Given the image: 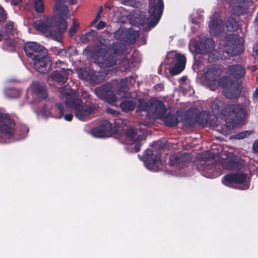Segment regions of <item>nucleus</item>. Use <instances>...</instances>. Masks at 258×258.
<instances>
[{"mask_svg": "<svg viewBox=\"0 0 258 258\" xmlns=\"http://www.w3.org/2000/svg\"><path fill=\"white\" fill-rule=\"evenodd\" d=\"M34 10L37 13L44 12V5L43 0H34Z\"/></svg>", "mask_w": 258, "mask_h": 258, "instance_id": "40", "label": "nucleus"}, {"mask_svg": "<svg viewBox=\"0 0 258 258\" xmlns=\"http://www.w3.org/2000/svg\"><path fill=\"white\" fill-rule=\"evenodd\" d=\"M258 99V87H257L253 94V100L256 101Z\"/></svg>", "mask_w": 258, "mask_h": 258, "instance_id": "58", "label": "nucleus"}, {"mask_svg": "<svg viewBox=\"0 0 258 258\" xmlns=\"http://www.w3.org/2000/svg\"><path fill=\"white\" fill-rule=\"evenodd\" d=\"M119 106L123 112H127L134 110L136 103L132 100H124L120 103Z\"/></svg>", "mask_w": 258, "mask_h": 258, "instance_id": "36", "label": "nucleus"}, {"mask_svg": "<svg viewBox=\"0 0 258 258\" xmlns=\"http://www.w3.org/2000/svg\"><path fill=\"white\" fill-rule=\"evenodd\" d=\"M164 88V85L161 83L158 84L154 86V89L157 91H161L163 90Z\"/></svg>", "mask_w": 258, "mask_h": 258, "instance_id": "55", "label": "nucleus"}, {"mask_svg": "<svg viewBox=\"0 0 258 258\" xmlns=\"http://www.w3.org/2000/svg\"><path fill=\"white\" fill-rule=\"evenodd\" d=\"M227 45L226 53L231 55H237L239 53L237 44L238 43V36L234 34H229L226 37Z\"/></svg>", "mask_w": 258, "mask_h": 258, "instance_id": "23", "label": "nucleus"}, {"mask_svg": "<svg viewBox=\"0 0 258 258\" xmlns=\"http://www.w3.org/2000/svg\"><path fill=\"white\" fill-rule=\"evenodd\" d=\"M210 114L207 111H202L199 112L196 108L189 109L185 117V121L187 124L192 126L196 123L203 127L206 126L209 122Z\"/></svg>", "mask_w": 258, "mask_h": 258, "instance_id": "5", "label": "nucleus"}, {"mask_svg": "<svg viewBox=\"0 0 258 258\" xmlns=\"http://www.w3.org/2000/svg\"><path fill=\"white\" fill-rule=\"evenodd\" d=\"M96 109V107L94 103L86 104L83 103L81 107L75 111V115L79 120L86 121L90 118L91 115L95 113Z\"/></svg>", "mask_w": 258, "mask_h": 258, "instance_id": "19", "label": "nucleus"}, {"mask_svg": "<svg viewBox=\"0 0 258 258\" xmlns=\"http://www.w3.org/2000/svg\"><path fill=\"white\" fill-rule=\"evenodd\" d=\"M238 26L237 20L232 18H228L225 22L227 31L234 32L237 30Z\"/></svg>", "mask_w": 258, "mask_h": 258, "instance_id": "37", "label": "nucleus"}, {"mask_svg": "<svg viewBox=\"0 0 258 258\" xmlns=\"http://www.w3.org/2000/svg\"><path fill=\"white\" fill-rule=\"evenodd\" d=\"M7 19V14L4 8L0 6V24L4 23Z\"/></svg>", "mask_w": 258, "mask_h": 258, "instance_id": "46", "label": "nucleus"}, {"mask_svg": "<svg viewBox=\"0 0 258 258\" xmlns=\"http://www.w3.org/2000/svg\"><path fill=\"white\" fill-rule=\"evenodd\" d=\"M83 53L92 57L95 59V62L101 67H110L115 64L114 57L108 54L105 48L101 47L94 50L89 47H86L84 49Z\"/></svg>", "mask_w": 258, "mask_h": 258, "instance_id": "3", "label": "nucleus"}, {"mask_svg": "<svg viewBox=\"0 0 258 258\" xmlns=\"http://www.w3.org/2000/svg\"><path fill=\"white\" fill-rule=\"evenodd\" d=\"M243 190L247 189L249 187V178L244 176L243 173Z\"/></svg>", "mask_w": 258, "mask_h": 258, "instance_id": "48", "label": "nucleus"}, {"mask_svg": "<svg viewBox=\"0 0 258 258\" xmlns=\"http://www.w3.org/2000/svg\"><path fill=\"white\" fill-rule=\"evenodd\" d=\"M253 54L255 57H258V48L255 49L254 48V52Z\"/></svg>", "mask_w": 258, "mask_h": 258, "instance_id": "61", "label": "nucleus"}, {"mask_svg": "<svg viewBox=\"0 0 258 258\" xmlns=\"http://www.w3.org/2000/svg\"><path fill=\"white\" fill-rule=\"evenodd\" d=\"M14 126L13 119L7 113L0 112V143H3L4 136L12 135Z\"/></svg>", "mask_w": 258, "mask_h": 258, "instance_id": "13", "label": "nucleus"}, {"mask_svg": "<svg viewBox=\"0 0 258 258\" xmlns=\"http://www.w3.org/2000/svg\"><path fill=\"white\" fill-rule=\"evenodd\" d=\"M223 168L228 171H242V158L234 155L221 161Z\"/></svg>", "mask_w": 258, "mask_h": 258, "instance_id": "18", "label": "nucleus"}, {"mask_svg": "<svg viewBox=\"0 0 258 258\" xmlns=\"http://www.w3.org/2000/svg\"><path fill=\"white\" fill-rule=\"evenodd\" d=\"M83 104L81 99L69 98L66 100V105L76 111Z\"/></svg>", "mask_w": 258, "mask_h": 258, "instance_id": "35", "label": "nucleus"}, {"mask_svg": "<svg viewBox=\"0 0 258 258\" xmlns=\"http://www.w3.org/2000/svg\"><path fill=\"white\" fill-rule=\"evenodd\" d=\"M215 164L212 159L202 158L197 165V168L201 174L207 178H214L215 174Z\"/></svg>", "mask_w": 258, "mask_h": 258, "instance_id": "9", "label": "nucleus"}, {"mask_svg": "<svg viewBox=\"0 0 258 258\" xmlns=\"http://www.w3.org/2000/svg\"><path fill=\"white\" fill-rule=\"evenodd\" d=\"M231 13L234 16L242 15V0H229Z\"/></svg>", "mask_w": 258, "mask_h": 258, "instance_id": "30", "label": "nucleus"}, {"mask_svg": "<svg viewBox=\"0 0 258 258\" xmlns=\"http://www.w3.org/2000/svg\"><path fill=\"white\" fill-rule=\"evenodd\" d=\"M219 100H215L211 105V109L215 116L224 119L228 130L234 128L242 121V105L225 104Z\"/></svg>", "mask_w": 258, "mask_h": 258, "instance_id": "1", "label": "nucleus"}, {"mask_svg": "<svg viewBox=\"0 0 258 258\" xmlns=\"http://www.w3.org/2000/svg\"><path fill=\"white\" fill-rule=\"evenodd\" d=\"M190 159L191 156L188 153L174 154L170 157L169 164L177 168L181 169L188 166Z\"/></svg>", "mask_w": 258, "mask_h": 258, "instance_id": "17", "label": "nucleus"}, {"mask_svg": "<svg viewBox=\"0 0 258 258\" xmlns=\"http://www.w3.org/2000/svg\"><path fill=\"white\" fill-rule=\"evenodd\" d=\"M26 56L32 60L40 56L42 53H46L47 49L35 42L29 41L25 43L23 47Z\"/></svg>", "mask_w": 258, "mask_h": 258, "instance_id": "14", "label": "nucleus"}, {"mask_svg": "<svg viewBox=\"0 0 258 258\" xmlns=\"http://www.w3.org/2000/svg\"><path fill=\"white\" fill-rule=\"evenodd\" d=\"M114 36L116 39L119 40H124V34H123L122 32L119 30H118L114 32Z\"/></svg>", "mask_w": 258, "mask_h": 258, "instance_id": "49", "label": "nucleus"}, {"mask_svg": "<svg viewBox=\"0 0 258 258\" xmlns=\"http://www.w3.org/2000/svg\"><path fill=\"white\" fill-rule=\"evenodd\" d=\"M5 43L8 46L14 47L16 45V43L14 40L5 39Z\"/></svg>", "mask_w": 258, "mask_h": 258, "instance_id": "52", "label": "nucleus"}, {"mask_svg": "<svg viewBox=\"0 0 258 258\" xmlns=\"http://www.w3.org/2000/svg\"><path fill=\"white\" fill-rule=\"evenodd\" d=\"M150 107H151V103L149 104L147 101H145L143 99H140L138 100V104L137 106L136 111H147L149 110Z\"/></svg>", "mask_w": 258, "mask_h": 258, "instance_id": "39", "label": "nucleus"}, {"mask_svg": "<svg viewBox=\"0 0 258 258\" xmlns=\"http://www.w3.org/2000/svg\"><path fill=\"white\" fill-rule=\"evenodd\" d=\"M55 63L56 65H58V67H59V66H62L63 64H65V62L64 61L59 59L56 61Z\"/></svg>", "mask_w": 258, "mask_h": 258, "instance_id": "60", "label": "nucleus"}, {"mask_svg": "<svg viewBox=\"0 0 258 258\" xmlns=\"http://www.w3.org/2000/svg\"><path fill=\"white\" fill-rule=\"evenodd\" d=\"M126 49V46L123 44L119 42H114L111 46V50L112 53L107 51V53L109 55H112L115 59V64L116 63V56L120 55L123 53Z\"/></svg>", "mask_w": 258, "mask_h": 258, "instance_id": "29", "label": "nucleus"}, {"mask_svg": "<svg viewBox=\"0 0 258 258\" xmlns=\"http://www.w3.org/2000/svg\"><path fill=\"white\" fill-rule=\"evenodd\" d=\"M222 43L224 44V50L226 52V50L227 49V45H226V39L223 41L222 42H221V44H222Z\"/></svg>", "mask_w": 258, "mask_h": 258, "instance_id": "63", "label": "nucleus"}, {"mask_svg": "<svg viewBox=\"0 0 258 258\" xmlns=\"http://www.w3.org/2000/svg\"><path fill=\"white\" fill-rule=\"evenodd\" d=\"M80 79L86 81L90 84H99L104 80L105 76L102 73L95 72L88 68H80L77 70Z\"/></svg>", "mask_w": 258, "mask_h": 258, "instance_id": "7", "label": "nucleus"}, {"mask_svg": "<svg viewBox=\"0 0 258 258\" xmlns=\"http://www.w3.org/2000/svg\"><path fill=\"white\" fill-rule=\"evenodd\" d=\"M151 106L154 108V114L158 117L161 118L164 115L166 108L161 101L155 100L151 102Z\"/></svg>", "mask_w": 258, "mask_h": 258, "instance_id": "27", "label": "nucleus"}, {"mask_svg": "<svg viewBox=\"0 0 258 258\" xmlns=\"http://www.w3.org/2000/svg\"><path fill=\"white\" fill-rule=\"evenodd\" d=\"M139 36V34L137 31L128 30L124 33L125 42L128 44H134L136 43Z\"/></svg>", "mask_w": 258, "mask_h": 258, "instance_id": "33", "label": "nucleus"}, {"mask_svg": "<svg viewBox=\"0 0 258 258\" xmlns=\"http://www.w3.org/2000/svg\"><path fill=\"white\" fill-rule=\"evenodd\" d=\"M55 106L56 107L57 110L59 112L58 118H61L62 116H64V118L66 120L68 121H72L73 117V114L72 113L64 114L66 110L64 106L62 103H55Z\"/></svg>", "mask_w": 258, "mask_h": 258, "instance_id": "34", "label": "nucleus"}, {"mask_svg": "<svg viewBox=\"0 0 258 258\" xmlns=\"http://www.w3.org/2000/svg\"><path fill=\"white\" fill-rule=\"evenodd\" d=\"M102 11H103L102 7L100 6L97 11V14H96L95 19L92 22V24H95L99 21V20L101 18V15L102 14Z\"/></svg>", "mask_w": 258, "mask_h": 258, "instance_id": "50", "label": "nucleus"}, {"mask_svg": "<svg viewBox=\"0 0 258 258\" xmlns=\"http://www.w3.org/2000/svg\"><path fill=\"white\" fill-rule=\"evenodd\" d=\"M252 150L254 153L258 152V139L254 142L252 146Z\"/></svg>", "mask_w": 258, "mask_h": 258, "instance_id": "56", "label": "nucleus"}, {"mask_svg": "<svg viewBox=\"0 0 258 258\" xmlns=\"http://www.w3.org/2000/svg\"><path fill=\"white\" fill-rule=\"evenodd\" d=\"M254 133V131L251 130V131H246L244 132H243V139L244 138H246L250 135Z\"/></svg>", "mask_w": 258, "mask_h": 258, "instance_id": "57", "label": "nucleus"}, {"mask_svg": "<svg viewBox=\"0 0 258 258\" xmlns=\"http://www.w3.org/2000/svg\"><path fill=\"white\" fill-rule=\"evenodd\" d=\"M218 72L215 68H211L208 70L206 78L208 82L211 84H215L219 77V75L217 74Z\"/></svg>", "mask_w": 258, "mask_h": 258, "instance_id": "38", "label": "nucleus"}, {"mask_svg": "<svg viewBox=\"0 0 258 258\" xmlns=\"http://www.w3.org/2000/svg\"><path fill=\"white\" fill-rule=\"evenodd\" d=\"M79 28V25L77 23L76 20L74 19L73 21V24L69 31V35L71 37L74 36Z\"/></svg>", "mask_w": 258, "mask_h": 258, "instance_id": "43", "label": "nucleus"}, {"mask_svg": "<svg viewBox=\"0 0 258 258\" xmlns=\"http://www.w3.org/2000/svg\"><path fill=\"white\" fill-rule=\"evenodd\" d=\"M53 11L57 15L58 18L56 19V22L57 24L61 27V24L60 23V20H63L65 21V31L67 28V22L66 19L69 18L70 17L69 10L67 6L62 4V3L58 2L54 8Z\"/></svg>", "mask_w": 258, "mask_h": 258, "instance_id": "21", "label": "nucleus"}, {"mask_svg": "<svg viewBox=\"0 0 258 258\" xmlns=\"http://www.w3.org/2000/svg\"><path fill=\"white\" fill-rule=\"evenodd\" d=\"M166 59L168 63H174V67L170 72L172 75H176L181 73L185 68L186 64L185 56L180 53H169L166 56Z\"/></svg>", "mask_w": 258, "mask_h": 258, "instance_id": "8", "label": "nucleus"}, {"mask_svg": "<svg viewBox=\"0 0 258 258\" xmlns=\"http://www.w3.org/2000/svg\"><path fill=\"white\" fill-rule=\"evenodd\" d=\"M91 33H92V35H93V36H95L96 35H97V31H95V30H91V32H89V33H87V34H88V35H90V34H91Z\"/></svg>", "mask_w": 258, "mask_h": 258, "instance_id": "62", "label": "nucleus"}, {"mask_svg": "<svg viewBox=\"0 0 258 258\" xmlns=\"http://www.w3.org/2000/svg\"><path fill=\"white\" fill-rule=\"evenodd\" d=\"M61 27L57 24L56 19L51 16H45L34 22V27L38 32L47 37L61 42L65 32V21L60 20Z\"/></svg>", "mask_w": 258, "mask_h": 258, "instance_id": "2", "label": "nucleus"}, {"mask_svg": "<svg viewBox=\"0 0 258 258\" xmlns=\"http://www.w3.org/2000/svg\"><path fill=\"white\" fill-rule=\"evenodd\" d=\"M144 155L146 156L145 157V159H146L153 158V150H150V149H147V150H146L145 151Z\"/></svg>", "mask_w": 258, "mask_h": 258, "instance_id": "51", "label": "nucleus"}, {"mask_svg": "<svg viewBox=\"0 0 258 258\" xmlns=\"http://www.w3.org/2000/svg\"><path fill=\"white\" fill-rule=\"evenodd\" d=\"M111 130V123L109 121L105 120L101 122L99 125L92 129L91 134L95 137L103 138L110 136Z\"/></svg>", "mask_w": 258, "mask_h": 258, "instance_id": "20", "label": "nucleus"}, {"mask_svg": "<svg viewBox=\"0 0 258 258\" xmlns=\"http://www.w3.org/2000/svg\"><path fill=\"white\" fill-rule=\"evenodd\" d=\"M131 64L130 61L127 58L126 56H124L121 59L120 62V67H123L122 69H121L122 71H125L128 69L130 68Z\"/></svg>", "mask_w": 258, "mask_h": 258, "instance_id": "42", "label": "nucleus"}, {"mask_svg": "<svg viewBox=\"0 0 258 258\" xmlns=\"http://www.w3.org/2000/svg\"><path fill=\"white\" fill-rule=\"evenodd\" d=\"M22 0H11V4L14 6L18 5Z\"/></svg>", "mask_w": 258, "mask_h": 258, "instance_id": "59", "label": "nucleus"}, {"mask_svg": "<svg viewBox=\"0 0 258 258\" xmlns=\"http://www.w3.org/2000/svg\"><path fill=\"white\" fill-rule=\"evenodd\" d=\"M31 91L37 98L45 99L48 96L46 85L39 81H33L31 85Z\"/></svg>", "mask_w": 258, "mask_h": 258, "instance_id": "24", "label": "nucleus"}, {"mask_svg": "<svg viewBox=\"0 0 258 258\" xmlns=\"http://www.w3.org/2000/svg\"><path fill=\"white\" fill-rule=\"evenodd\" d=\"M99 40L100 45L104 46L103 48L106 49L107 51H108L109 48L108 47V39L105 38L102 36H100L99 37Z\"/></svg>", "mask_w": 258, "mask_h": 258, "instance_id": "47", "label": "nucleus"}, {"mask_svg": "<svg viewBox=\"0 0 258 258\" xmlns=\"http://www.w3.org/2000/svg\"><path fill=\"white\" fill-rule=\"evenodd\" d=\"M215 46V42L210 38L202 39L199 41H197L195 44V49L197 53H208L209 54L210 57L209 61L216 62L217 58H211L212 50Z\"/></svg>", "mask_w": 258, "mask_h": 258, "instance_id": "12", "label": "nucleus"}, {"mask_svg": "<svg viewBox=\"0 0 258 258\" xmlns=\"http://www.w3.org/2000/svg\"><path fill=\"white\" fill-rule=\"evenodd\" d=\"M236 136H238L237 138L239 139H242V132L238 133Z\"/></svg>", "mask_w": 258, "mask_h": 258, "instance_id": "64", "label": "nucleus"}, {"mask_svg": "<svg viewBox=\"0 0 258 258\" xmlns=\"http://www.w3.org/2000/svg\"><path fill=\"white\" fill-rule=\"evenodd\" d=\"M1 31L7 39L14 36V33L17 31V27L15 23L11 21L7 23L0 28Z\"/></svg>", "mask_w": 258, "mask_h": 258, "instance_id": "28", "label": "nucleus"}, {"mask_svg": "<svg viewBox=\"0 0 258 258\" xmlns=\"http://www.w3.org/2000/svg\"><path fill=\"white\" fill-rule=\"evenodd\" d=\"M56 2L62 3H69L71 5L75 4L77 0H54Z\"/></svg>", "mask_w": 258, "mask_h": 258, "instance_id": "53", "label": "nucleus"}, {"mask_svg": "<svg viewBox=\"0 0 258 258\" xmlns=\"http://www.w3.org/2000/svg\"><path fill=\"white\" fill-rule=\"evenodd\" d=\"M125 135L126 138L129 139L131 141L134 143L136 142L134 150L136 153L139 152L142 145L141 142L145 141L147 137L144 131L142 129L131 128L125 132Z\"/></svg>", "mask_w": 258, "mask_h": 258, "instance_id": "10", "label": "nucleus"}, {"mask_svg": "<svg viewBox=\"0 0 258 258\" xmlns=\"http://www.w3.org/2000/svg\"><path fill=\"white\" fill-rule=\"evenodd\" d=\"M165 125L168 127H174L178 125V117L173 113H169L163 119Z\"/></svg>", "mask_w": 258, "mask_h": 258, "instance_id": "32", "label": "nucleus"}, {"mask_svg": "<svg viewBox=\"0 0 258 258\" xmlns=\"http://www.w3.org/2000/svg\"><path fill=\"white\" fill-rule=\"evenodd\" d=\"M162 164V158L160 155L154 156L153 158L146 159L145 164L146 167L151 171H157Z\"/></svg>", "mask_w": 258, "mask_h": 258, "instance_id": "26", "label": "nucleus"}, {"mask_svg": "<svg viewBox=\"0 0 258 258\" xmlns=\"http://www.w3.org/2000/svg\"><path fill=\"white\" fill-rule=\"evenodd\" d=\"M218 85L223 89V95L227 99L238 98L242 91L241 84L233 81L229 76H224L219 79Z\"/></svg>", "mask_w": 258, "mask_h": 258, "instance_id": "4", "label": "nucleus"}, {"mask_svg": "<svg viewBox=\"0 0 258 258\" xmlns=\"http://www.w3.org/2000/svg\"><path fill=\"white\" fill-rule=\"evenodd\" d=\"M54 52L61 57H66L67 56V51L66 49H58L56 47H54Z\"/></svg>", "mask_w": 258, "mask_h": 258, "instance_id": "45", "label": "nucleus"}, {"mask_svg": "<svg viewBox=\"0 0 258 258\" xmlns=\"http://www.w3.org/2000/svg\"><path fill=\"white\" fill-rule=\"evenodd\" d=\"M244 105V107H243V124L247 121V119L250 116V109L249 108V101H246V100Z\"/></svg>", "mask_w": 258, "mask_h": 258, "instance_id": "41", "label": "nucleus"}, {"mask_svg": "<svg viewBox=\"0 0 258 258\" xmlns=\"http://www.w3.org/2000/svg\"><path fill=\"white\" fill-rule=\"evenodd\" d=\"M228 72L230 76L236 80L242 78V66L239 64L229 66Z\"/></svg>", "mask_w": 258, "mask_h": 258, "instance_id": "31", "label": "nucleus"}, {"mask_svg": "<svg viewBox=\"0 0 258 258\" xmlns=\"http://www.w3.org/2000/svg\"><path fill=\"white\" fill-rule=\"evenodd\" d=\"M106 26V23L102 21H99L96 25V28L97 30H101L103 29Z\"/></svg>", "mask_w": 258, "mask_h": 258, "instance_id": "54", "label": "nucleus"}, {"mask_svg": "<svg viewBox=\"0 0 258 258\" xmlns=\"http://www.w3.org/2000/svg\"><path fill=\"white\" fill-rule=\"evenodd\" d=\"M164 9V3L162 0H151L149 2L148 13L151 20L149 25L154 27L159 22Z\"/></svg>", "mask_w": 258, "mask_h": 258, "instance_id": "6", "label": "nucleus"}, {"mask_svg": "<svg viewBox=\"0 0 258 258\" xmlns=\"http://www.w3.org/2000/svg\"><path fill=\"white\" fill-rule=\"evenodd\" d=\"M70 72H72L71 69H65L61 68L59 70L53 71L51 74V78L52 80L58 83L64 84L68 78V75Z\"/></svg>", "mask_w": 258, "mask_h": 258, "instance_id": "25", "label": "nucleus"}, {"mask_svg": "<svg viewBox=\"0 0 258 258\" xmlns=\"http://www.w3.org/2000/svg\"><path fill=\"white\" fill-rule=\"evenodd\" d=\"M208 26L210 30H218V29H220V26L218 21L215 19L210 21Z\"/></svg>", "mask_w": 258, "mask_h": 258, "instance_id": "44", "label": "nucleus"}, {"mask_svg": "<svg viewBox=\"0 0 258 258\" xmlns=\"http://www.w3.org/2000/svg\"><path fill=\"white\" fill-rule=\"evenodd\" d=\"M112 85L106 83L100 87L95 89V94L100 98L105 100L110 104H113L116 101V97L112 91Z\"/></svg>", "mask_w": 258, "mask_h": 258, "instance_id": "11", "label": "nucleus"}, {"mask_svg": "<svg viewBox=\"0 0 258 258\" xmlns=\"http://www.w3.org/2000/svg\"><path fill=\"white\" fill-rule=\"evenodd\" d=\"M222 182L227 186L242 189V171L226 174L222 177Z\"/></svg>", "mask_w": 258, "mask_h": 258, "instance_id": "15", "label": "nucleus"}, {"mask_svg": "<svg viewBox=\"0 0 258 258\" xmlns=\"http://www.w3.org/2000/svg\"><path fill=\"white\" fill-rule=\"evenodd\" d=\"M14 126L12 129V135L9 137L4 136V141L6 142V139H11L12 140H19L23 139L29 131V129L24 125H18L16 126V124L13 120Z\"/></svg>", "mask_w": 258, "mask_h": 258, "instance_id": "22", "label": "nucleus"}, {"mask_svg": "<svg viewBox=\"0 0 258 258\" xmlns=\"http://www.w3.org/2000/svg\"><path fill=\"white\" fill-rule=\"evenodd\" d=\"M33 67L35 70L42 74L47 73L49 72L51 67V62L48 55L47 50L46 54L42 53L36 60H33Z\"/></svg>", "mask_w": 258, "mask_h": 258, "instance_id": "16", "label": "nucleus"}]
</instances>
